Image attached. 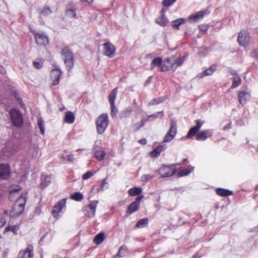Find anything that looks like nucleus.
Segmentation results:
<instances>
[{"mask_svg":"<svg viewBox=\"0 0 258 258\" xmlns=\"http://www.w3.org/2000/svg\"><path fill=\"white\" fill-rule=\"evenodd\" d=\"M186 20L183 18H179L171 22V25L172 27L176 29H179L180 25L185 23Z\"/></svg>","mask_w":258,"mask_h":258,"instance_id":"obj_21","label":"nucleus"},{"mask_svg":"<svg viewBox=\"0 0 258 258\" xmlns=\"http://www.w3.org/2000/svg\"><path fill=\"white\" fill-rule=\"evenodd\" d=\"M109 123L107 114H101L96 120V129L98 134H102L107 128Z\"/></svg>","mask_w":258,"mask_h":258,"instance_id":"obj_2","label":"nucleus"},{"mask_svg":"<svg viewBox=\"0 0 258 258\" xmlns=\"http://www.w3.org/2000/svg\"><path fill=\"white\" fill-rule=\"evenodd\" d=\"M166 147L165 145H162L158 147L156 149H155L154 150H153L152 152H151L150 154L151 156L153 157H158L160 154V153L164 150L165 149Z\"/></svg>","mask_w":258,"mask_h":258,"instance_id":"obj_22","label":"nucleus"},{"mask_svg":"<svg viewBox=\"0 0 258 258\" xmlns=\"http://www.w3.org/2000/svg\"><path fill=\"white\" fill-rule=\"evenodd\" d=\"M176 0H164L162 5L164 7H169L172 5Z\"/></svg>","mask_w":258,"mask_h":258,"instance_id":"obj_42","label":"nucleus"},{"mask_svg":"<svg viewBox=\"0 0 258 258\" xmlns=\"http://www.w3.org/2000/svg\"><path fill=\"white\" fill-rule=\"evenodd\" d=\"M251 56L256 59H258V49L254 50L251 52Z\"/></svg>","mask_w":258,"mask_h":258,"instance_id":"obj_50","label":"nucleus"},{"mask_svg":"<svg viewBox=\"0 0 258 258\" xmlns=\"http://www.w3.org/2000/svg\"><path fill=\"white\" fill-rule=\"evenodd\" d=\"M6 73V69L3 66L0 65V74H5Z\"/></svg>","mask_w":258,"mask_h":258,"instance_id":"obj_54","label":"nucleus"},{"mask_svg":"<svg viewBox=\"0 0 258 258\" xmlns=\"http://www.w3.org/2000/svg\"><path fill=\"white\" fill-rule=\"evenodd\" d=\"M162 62V58L160 57L155 58L151 63V68L153 69L155 67L159 66L161 64Z\"/></svg>","mask_w":258,"mask_h":258,"instance_id":"obj_31","label":"nucleus"},{"mask_svg":"<svg viewBox=\"0 0 258 258\" xmlns=\"http://www.w3.org/2000/svg\"><path fill=\"white\" fill-rule=\"evenodd\" d=\"M216 66H212L210 68L206 70L202 74L201 77L204 76H209L212 75L216 70Z\"/></svg>","mask_w":258,"mask_h":258,"instance_id":"obj_36","label":"nucleus"},{"mask_svg":"<svg viewBox=\"0 0 258 258\" xmlns=\"http://www.w3.org/2000/svg\"><path fill=\"white\" fill-rule=\"evenodd\" d=\"M201 31L206 32L208 29V27L206 25H201L199 26Z\"/></svg>","mask_w":258,"mask_h":258,"instance_id":"obj_53","label":"nucleus"},{"mask_svg":"<svg viewBox=\"0 0 258 258\" xmlns=\"http://www.w3.org/2000/svg\"><path fill=\"white\" fill-rule=\"evenodd\" d=\"M143 198V196H139L136 198L135 201L131 203V204L128 206L126 212L127 213L131 214L138 211L140 202Z\"/></svg>","mask_w":258,"mask_h":258,"instance_id":"obj_10","label":"nucleus"},{"mask_svg":"<svg viewBox=\"0 0 258 258\" xmlns=\"http://www.w3.org/2000/svg\"><path fill=\"white\" fill-rule=\"evenodd\" d=\"M93 175V173L91 171H87L83 175L82 178L83 180H87Z\"/></svg>","mask_w":258,"mask_h":258,"instance_id":"obj_45","label":"nucleus"},{"mask_svg":"<svg viewBox=\"0 0 258 258\" xmlns=\"http://www.w3.org/2000/svg\"><path fill=\"white\" fill-rule=\"evenodd\" d=\"M142 192V189L141 187H133L129 189L128 194L131 196L140 195Z\"/></svg>","mask_w":258,"mask_h":258,"instance_id":"obj_27","label":"nucleus"},{"mask_svg":"<svg viewBox=\"0 0 258 258\" xmlns=\"http://www.w3.org/2000/svg\"><path fill=\"white\" fill-rule=\"evenodd\" d=\"M164 100V98L163 97H160L153 99L149 102V105H156L159 103L163 102Z\"/></svg>","mask_w":258,"mask_h":258,"instance_id":"obj_40","label":"nucleus"},{"mask_svg":"<svg viewBox=\"0 0 258 258\" xmlns=\"http://www.w3.org/2000/svg\"><path fill=\"white\" fill-rule=\"evenodd\" d=\"M169 69L168 67H167L164 64H162L161 66V71H166Z\"/></svg>","mask_w":258,"mask_h":258,"instance_id":"obj_55","label":"nucleus"},{"mask_svg":"<svg viewBox=\"0 0 258 258\" xmlns=\"http://www.w3.org/2000/svg\"><path fill=\"white\" fill-rule=\"evenodd\" d=\"M10 171L9 166L6 164L0 165V178L6 179L10 176Z\"/></svg>","mask_w":258,"mask_h":258,"instance_id":"obj_15","label":"nucleus"},{"mask_svg":"<svg viewBox=\"0 0 258 258\" xmlns=\"http://www.w3.org/2000/svg\"><path fill=\"white\" fill-rule=\"evenodd\" d=\"M167 19L164 15H163L159 20L156 21V22L158 23L160 25L163 27L166 26L167 23Z\"/></svg>","mask_w":258,"mask_h":258,"instance_id":"obj_37","label":"nucleus"},{"mask_svg":"<svg viewBox=\"0 0 258 258\" xmlns=\"http://www.w3.org/2000/svg\"><path fill=\"white\" fill-rule=\"evenodd\" d=\"M117 88L116 87L114 89L112 90V91L110 92L108 98L109 101L110 103V105H113L114 103L115 99L117 95Z\"/></svg>","mask_w":258,"mask_h":258,"instance_id":"obj_25","label":"nucleus"},{"mask_svg":"<svg viewBox=\"0 0 258 258\" xmlns=\"http://www.w3.org/2000/svg\"><path fill=\"white\" fill-rule=\"evenodd\" d=\"M103 54L109 57H112L115 51L114 46L110 42H107L103 44Z\"/></svg>","mask_w":258,"mask_h":258,"instance_id":"obj_12","label":"nucleus"},{"mask_svg":"<svg viewBox=\"0 0 258 258\" xmlns=\"http://www.w3.org/2000/svg\"><path fill=\"white\" fill-rule=\"evenodd\" d=\"M196 125L192 127L188 132L186 135L187 138H190L194 137L196 134H198V131L203 124V122H201L199 119L196 120Z\"/></svg>","mask_w":258,"mask_h":258,"instance_id":"obj_14","label":"nucleus"},{"mask_svg":"<svg viewBox=\"0 0 258 258\" xmlns=\"http://www.w3.org/2000/svg\"><path fill=\"white\" fill-rule=\"evenodd\" d=\"M62 72L61 70L58 68H56L51 70L50 73V77L52 81L53 85H56L58 83L60 76Z\"/></svg>","mask_w":258,"mask_h":258,"instance_id":"obj_13","label":"nucleus"},{"mask_svg":"<svg viewBox=\"0 0 258 258\" xmlns=\"http://www.w3.org/2000/svg\"><path fill=\"white\" fill-rule=\"evenodd\" d=\"M34 34V37L36 43L40 46H45L48 43L49 40L46 34L44 32H35L34 31L31 30Z\"/></svg>","mask_w":258,"mask_h":258,"instance_id":"obj_7","label":"nucleus"},{"mask_svg":"<svg viewBox=\"0 0 258 258\" xmlns=\"http://www.w3.org/2000/svg\"><path fill=\"white\" fill-rule=\"evenodd\" d=\"M26 203V197L24 196H20L16 201L15 207L13 208L14 211L16 209H18V211L16 213H12V211L11 212V215L12 216H16L20 215L23 211L24 206Z\"/></svg>","mask_w":258,"mask_h":258,"instance_id":"obj_5","label":"nucleus"},{"mask_svg":"<svg viewBox=\"0 0 258 258\" xmlns=\"http://www.w3.org/2000/svg\"><path fill=\"white\" fill-rule=\"evenodd\" d=\"M167 61H169H169H171V58H167Z\"/></svg>","mask_w":258,"mask_h":258,"instance_id":"obj_63","label":"nucleus"},{"mask_svg":"<svg viewBox=\"0 0 258 258\" xmlns=\"http://www.w3.org/2000/svg\"><path fill=\"white\" fill-rule=\"evenodd\" d=\"M241 83V79L239 76H235L233 78V84L231 88H235L240 85Z\"/></svg>","mask_w":258,"mask_h":258,"instance_id":"obj_38","label":"nucleus"},{"mask_svg":"<svg viewBox=\"0 0 258 258\" xmlns=\"http://www.w3.org/2000/svg\"><path fill=\"white\" fill-rule=\"evenodd\" d=\"M66 199L58 201L54 206L52 211V214L54 217H58L59 216V213L61 211L62 209L65 206L66 203Z\"/></svg>","mask_w":258,"mask_h":258,"instance_id":"obj_11","label":"nucleus"},{"mask_svg":"<svg viewBox=\"0 0 258 258\" xmlns=\"http://www.w3.org/2000/svg\"><path fill=\"white\" fill-rule=\"evenodd\" d=\"M33 65L36 69H40L42 68V65L39 62L33 61Z\"/></svg>","mask_w":258,"mask_h":258,"instance_id":"obj_52","label":"nucleus"},{"mask_svg":"<svg viewBox=\"0 0 258 258\" xmlns=\"http://www.w3.org/2000/svg\"><path fill=\"white\" fill-rule=\"evenodd\" d=\"M105 239V235L103 232H100L95 236L94 238V242L97 245H99Z\"/></svg>","mask_w":258,"mask_h":258,"instance_id":"obj_24","label":"nucleus"},{"mask_svg":"<svg viewBox=\"0 0 258 258\" xmlns=\"http://www.w3.org/2000/svg\"><path fill=\"white\" fill-rule=\"evenodd\" d=\"M10 114L13 124L17 127L21 126L23 123V118L20 112L12 109L10 111Z\"/></svg>","mask_w":258,"mask_h":258,"instance_id":"obj_3","label":"nucleus"},{"mask_svg":"<svg viewBox=\"0 0 258 258\" xmlns=\"http://www.w3.org/2000/svg\"><path fill=\"white\" fill-rule=\"evenodd\" d=\"M38 126L40 129L41 134L44 135L45 133L44 121L43 118L41 117L38 118Z\"/></svg>","mask_w":258,"mask_h":258,"instance_id":"obj_34","label":"nucleus"},{"mask_svg":"<svg viewBox=\"0 0 258 258\" xmlns=\"http://www.w3.org/2000/svg\"><path fill=\"white\" fill-rule=\"evenodd\" d=\"M162 177H168L173 175L175 172V169L172 166L163 165L158 170Z\"/></svg>","mask_w":258,"mask_h":258,"instance_id":"obj_8","label":"nucleus"},{"mask_svg":"<svg viewBox=\"0 0 258 258\" xmlns=\"http://www.w3.org/2000/svg\"><path fill=\"white\" fill-rule=\"evenodd\" d=\"M139 143L142 145H145L147 143V141L145 139H142L139 141Z\"/></svg>","mask_w":258,"mask_h":258,"instance_id":"obj_56","label":"nucleus"},{"mask_svg":"<svg viewBox=\"0 0 258 258\" xmlns=\"http://www.w3.org/2000/svg\"><path fill=\"white\" fill-rule=\"evenodd\" d=\"M75 116L71 111H67L64 116V121L68 123H72L74 122Z\"/></svg>","mask_w":258,"mask_h":258,"instance_id":"obj_23","label":"nucleus"},{"mask_svg":"<svg viewBox=\"0 0 258 258\" xmlns=\"http://www.w3.org/2000/svg\"><path fill=\"white\" fill-rule=\"evenodd\" d=\"M6 223V216L4 214H0V227L4 226Z\"/></svg>","mask_w":258,"mask_h":258,"instance_id":"obj_46","label":"nucleus"},{"mask_svg":"<svg viewBox=\"0 0 258 258\" xmlns=\"http://www.w3.org/2000/svg\"><path fill=\"white\" fill-rule=\"evenodd\" d=\"M207 12L208 11L207 10L198 12L195 14L190 15L188 17V20L190 22H196L199 20L203 19L204 15L208 13Z\"/></svg>","mask_w":258,"mask_h":258,"instance_id":"obj_17","label":"nucleus"},{"mask_svg":"<svg viewBox=\"0 0 258 258\" xmlns=\"http://www.w3.org/2000/svg\"><path fill=\"white\" fill-rule=\"evenodd\" d=\"M111 106V112L110 114L112 117H115L117 114V109L115 106V104L113 105H110Z\"/></svg>","mask_w":258,"mask_h":258,"instance_id":"obj_41","label":"nucleus"},{"mask_svg":"<svg viewBox=\"0 0 258 258\" xmlns=\"http://www.w3.org/2000/svg\"><path fill=\"white\" fill-rule=\"evenodd\" d=\"M216 193L218 195L221 197H226L233 194V192L232 191L221 188L217 189Z\"/></svg>","mask_w":258,"mask_h":258,"instance_id":"obj_20","label":"nucleus"},{"mask_svg":"<svg viewBox=\"0 0 258 258\" xmlns=\"http://www.w3.org/2000/svg\"><path fill=\"white\" fill-rule=\"evenodd\" d=\"M51 13L52 11L48 7H45L41 12V14L43 15H49L51 14Z\"/></svg>","mask_w":258,"mask_h":258,"instance_id":"obj_47","label":"nucleus"},{"mask_svg":"<svg viewBox=\"0 0 258 258\" xmlns=\"http://www.w3.org/2000/svg\"><path fill=\"white\" fill-rule=\"evenodd\" d=\"M237 40L241 46L246 47L250 43L251 38L247 31L242 30L239 33Z\"/></svg>","mask_w":258,"mask_h":258,"instance_id":"obj_6","label":"nucleus"},{"mask_svg":"<svg viewBox=\"0 0 258 258\" xmlns=\"http://www.w3.org/2000/svg\"><path fill=\"white\" fill-rule=\"evenodd\" d=\"M19 227L17 225H11L6 227L5 230L7 231H12L14 234H16L18 230Z\"/></svg>","mask_w":258,"mask_h":258,"instance_id":"obj_39","label":"nucleus"},{"mask_svg":"<svg viewBox=\"0 0 258 258\" xmlns=\"http://www.w3.org/2000/svg\"><path fill=\"white\" fill-rule=\"evenodd\" d=\"M33 246L31 245H28L25 251H21L19 253V258H32L33 255Z\"/></svg>","mask_w":258,"mask_h":258,"instance_id":"obj_16","label":"nucleus"},{"mask_svg":"<svg viewBox=\"0 0 258 258\" xmlns=\"http://www.w3.org/2000/svg\"><path fill=\"white\" fill-rule=\"evenodd\" d=\"M67 160L69 162H72L74 161L75 158L73 154H70L68 155Z\"/></svg>","mask_w":258,"mask_h":258,"instance_id":"obj_51","label":"nucleus"},{"mask_svg":"<svg viewBox=\"0 0 258 258\" xmlns=\"http://www.w3.org/2000/svg\"><path fill=\"white\" fill-rule=\"evenodd\" d=\"M98 203V201L91 202L85 209V215L89 218H92L95 215L96 208Z\"/></svg>","mask_w":258,"mask_h":258,"instance_id":"obj_9","label":"nucleus"},{"mask_svg":"<svg viewBox=\"0 0 258 258\" xmlns=\"http://www.w3.org/2000/svg\"><path fill=\"white\" fill-rule=\"evenodd\" d=\"M177 133V127L175 120L171 119L170 121V125L168 132L165 136L163 142L167 143L171 141Z\"/></svg>","mask_w":258,"mask_h":258,"instance_id":"obj_4","label":"nucleus"},{"mask_svg":"<svg viewBox=\"0 0 258 258\" xmlns=\"http://www.w3.org/2000/svg\"><path fill=\"white\" fill-rule=\"evenodd\" d=\"M153 177V175H148V174H144V175L142 176V177H141V180L143 182H147L150 179H151Z\"/></svg>","mask_w":258,"mask_h":258,"instance_id":"obj_43","label":"nucleus"},{"mask_svg":"<svg viewBox=\"0 0 258 258\" xmlns=\"http://www.w3.org/2000/svg\"><path fill=\"white\" fill-rule=\"evenodd\" d=\"M71 198L74 201H80L83 199L84 197L80 192H76L71 196Z\"/></svg>","mask_w":258,"mask_h":258,"instance_id":"obj_35","label":"nucleus"},{"mask_svg":"<svg viewBox=\"0 0 258 258\" xmlns=\"http://www.w3.org/2000/svg\"><path fill=\"white\" fill-rule=\"evenodd\" d=\"M61 54L63 56L64 63L68 70H71L74 67V55L72 51L68 47H63L61 51Z\"/></svg>","mask_w":258,"mask_h":258,"instance_id":"obj_1","label":"nucleus"},{"mask_svg":"<svg viewBox=\"0 0 258 258\" xmlns=\"http://www.w3.org/2000/svg\"><path fill=\"white\" fill-rule=\"evenodd\" d=\"M61 158H63V159H65V158H66V157H65V156H64V155H62L61 156Z\"/></svg>","mask_w":258,"mask_h":258,"instance_id":"obj_64","label":"nucleus"},{"mask_svg":"<svg viewBox=\"0 0 258 258\" xmlns=\"http://www.w3.org/2000/svg\"><path fill=\"white\" fill-rule=\"evenodd\" d=\"M148 223V218H145L139 220L136 223V226L138 228H142L146 226Z\"/></svg>","mask_w":258,"mask_h":258,"instance_id":"obj_29","label":"nucleus"},{"mask_svg":"<svg viewBox=\"0 0 258 258\" xmlns=\"http://www.w3.org/2000/svg\"><path fill=\"white\" fill-rule=\"evenodd\" d=\"M106 183V180L104 179L102 182V186H103Z\"/></svg>","mask_w":258,"mask_h":258,"instance_id":"obj_60","label":"nucleus"},{"mask_svg":"<svg viewBox=\"0 0 258 258\" xmlns=\"http://www.w3.org/2000/svg\"><path fill=\"white\" fill-rule=\"evenodd\" d=\"M201 255L198 254V253L196 254L193 256L192 258H201Z\"/></svg>","mask_w":258,"mask_h":258,"instance_id":"obj_58","label":"nucleus"},{"mask_svg":"<svg viewBox=\"0 0 258 258\" xmlns=\"http://www.w3.org/2000/svg\"><path fill=\"white\" fill-rule=\"evenodd\" d=\"M162 113V111L156 112L153 114L149 115L147 118L149 121H151L157 117V116L160 114Z\"/></svg>","mask_w":258,"mask_h":258,"instance_id":"obj_49","label":"nucleus"},{"mask_svg":"<svg viewBox=\"0 0 258 258\" xmlns=\"http://www.w3.org/2000/svg\"><path fill=\"white\" fill-rule=\"evenodd\" d=\"M66 13L69 17L75 18L76 16V13L73 10H68Z\"/></svg>","mask_w":258,"mask_h":258,"instance_id":"obj_48","label":"nucleus"},{"mask_svg":"<svg viewBox=\"0 0 258 258\" xmlns=\"http://www.w3.org/2000/svg\"><path fill=\"white\" fill-rule=\"evenodd\" d=\"M194 167H191L189 169L181 170L178 172L177 175L179 177L186 176L194 170Z\"/></svg>","mask_w":258,"mask_h":258,"instance_id":"obj_32","label":"nucleus"},{"mask_svg":"<svg viewBox=\"0 0 258 258\" xmlns=\"http://www.w3.org/2000/svg\"><path fill=\"white\" fill-rule=\"evenodd\" d=\"M212 133L209 130L202 131L199 132L196 136V139L198 141H205L208 137H211Z\"/></svg>","mask_w":258,"mask_h":258,"instance_id":"obj_19","label":"nucleus"},{"mask_svg":"<svg viewBox=\"0 0 258 258\" xmlns=\"http://www.w3.org/2000/svg\"><path fill=\"white\" fill-rule=\"evenodd\" d=\"M152 57V55L151 54H148L146 55V57Z\"/></svg>","mask_w":258,"mask_h":258,"instance_id":"obj_61","label":"nucleus"},{"mask_svg":"<svg viewBox=\"0 0 258 258\" xmlns=\"http://www.w3.org/2000/svg\"><path fill=\"white\" fill-rule=\"evenodd\" d=\"M150 80H148L146 81V84H149L150 83Z\"/></svg>","mask_w":258,"mask_h":258,"instance_id":"obj_62","label":"nucleus"},{"mask_svg":"<svg viewBox=\"0 0 258 258\" xmlns=\"http://www.w3.org/2000/svg\"><path fill=\"white\" fill-rule=\"evenodd\" d=\"M185 57H179L174 61V63L176 64L177 66H179L183 63Z\"/></svg>","mask_w":258,"mask_h":258,"instance_id":"obj_44","label":"nucleus"},{"mask_svg":"<svg viewBox=\"0 0 258 258\" xmlns=\"http://www.w3.org/2000/svg\"><path fill=\"white\" fill-rule=\"evenodd\" d=\"M127 248L125 245H122L120 247L118 253L115 255V258L123 257L127 253Z\"/></svg>","mask_w":258,"mask_h":258,"instance_id":"obj_26","label":"nucleus"},{"mask_svg":"<svg viewBox=\"0 0 258 258\" xmlns=\"http://www.w3.org/2000/svg\"><path fill=\"white\" fill-rule=\"evenodd\" d=\"M106 155L105 152L103 150H98L95 152V157L99 161L102 160Z\"/></svg>","mask_w":258,"mask_h":258,"instance_id":"obj_30","label":"nucleus"},{"mask_svg":"<svg viewBox=\"0 0 258 258\" xmlns=\"http://www.w3.org/2000/svg\"><path fill=\"white\" fill-rule=\"evenodd\" d=\"M250 97L249 93L245 91H241L238 94V100L239 103L242 105L245 104Z\"/></svg>","mask_w":258,"mask_h":258,"instance_id":"obj_18","label":"nucleus"},{"mask_svg":"<svg viewBox=\"0 0 258 258\" xmlns=\"http://www.w3.org/2000/svg\"><path fill=\"white\" fill-rule=\"evenodd\" d=\"M41 186L44 188L51 182V177L50 175H46L42 177Z\"/></svg>","mask_w":258,"mask_h":258,"instance_id":"obj_28","label":"nucleus"},{"mask_svg":"<svg viewBox=\"0 0 258 258\" xmlns=\"http://www.w3.org/2000/svg\"><path fill=\"white\" fill-rule=\"evenodd\" d=\"M80 1L82 2H87L88 4H91L93 3V0H80Z\"/></svg>","mask_w":258,"mask_h":258,"instance_id":"obj_57","label":"nucleus"},{"mask_svg":"<svg viewBox=\"0 0 258 258\" xmlns=\"http://www.w3.org/2000/svg\"><path fill=\"white\" fill-rule=\"evenodd\" d=\"M230 128V124H228L227 126H225L224 127V130H227L228 128Z\"/></svg>","mask_w":258,"mask_h":258,"instance_id":"obj_59","label":"nucleus"},{"mask_svg":"<svg viewBox=\"0 0 258 258\" xmlns=\"http://www.w3.org/2000/svg\"><path fill=\"white\" fill-rule=\"evenodd\" d=\"M21 190V187L19 185L14 186L11 187L10 192V198L11 199L14 196Z\"/></svg>","mask_w":258,"mask_h":258,"instance_id":"obj_33","label":"nucleus"}]
</instances>
